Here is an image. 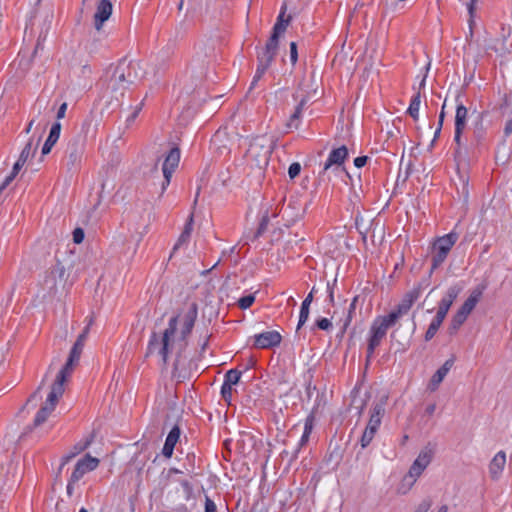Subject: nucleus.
Returning <instances> with one entry per match:
<instances>
[{"instance_id": "49530a36", "label": "nucleus", "mask_w": 512, "mask_h": 512, "mask_svg": "<svg viewBox=\"0 0 512 512\" xmlns=\"http://www.w3.org/2000/svg\"><path fill=\"white\" fill-rule=\"evenodd\" d=\"M60 132H61V124H60V122L57 121L52 125L48 137L58 141V139L60 137Z\"/></svg>"}, {"instance_id": "5701e85b", "label": "nucleus", "mask_w": 512, "mask_h": 512, "mask_svg": "<svg viewBox=\"0 0 512 512\" xmlns=\"http://www.w3.org/2000/svg\"><path fill=\"white\" fill-rule=\"evenodd\" d=\"M180 437V429L178 426H174L171 431L169 432L166 441L164 443L162 454L166 458H170L173 454L174 447L176 443L178 442Z\"/></svg>"}, {"instance_id": "e2e57ef3", "label": "nucleus", "mask_w": 512, "mask_h": 512, "mask_svg": "<svg viewBox=\"0 0 512 512\" xmlns=\"http://www.w3.org/2000/svg\"><path fill=\"white\" fill-rule=\"evenodd\" d=\"M181 486L183 487L184 491L188 496L192 493V485L187 480L181 481Z\"/></svg>"}, {"instance_id": "3c124183", "label": "nucleus", "mask_w": 512, "mask_h": 512, "mask_svg": "<svg viewBox=\"0 0 512 512\" xmlns=\"http://www.w3.org/2000/svg\"><path fill=\"white\" fill-rule=\"evenodd\" d=\"M73 241L76 244H80L84 240V231L82 228H75L73 233Z\"/></svg>"}, {"instance_id": "4c0bfd02", "label": "nucleus", "mask_w": 512, "mask_h": 512, "mask_svg": "<svg viewBox=\"0 0 512 512\" xmlns=\"http://www.w3.org/2000/svg\"><path fill=\"white\" fill-rule=\"evenodd\" d=\"M285 11L283 10L280 15L278 16L277 18V22L275 23L274 27H273V35H276L279 37V35L281 33H283L285 30H286V27L289 23V19L287 20H283V15H284Z\"/></svg>"}, {"instance_id": "c03bdc74", "label": "nucleus", "mask_w": 512, "mask_h": 512, "mask_svg": "<svg viewBox=\"0 0 512 512\" xmlns=\"http://www.w3.org/2000/svg\"><path fill=\"white\" fill-rule=\"evenodd\" d=\"M278 39H279L278 36L272 34L264 48L277 53L278 43H279Z\"/></svg>"}, {"instance_id": "f704fd0d", "label": "nucleus", "mask_w": 512, "mask_h": 512, "mask_svg": "<svg viewBox=\"0 0 512 512\" xmlns=\"http://www.w3.org/2000/svg\"><path fill=\"white\" fill-rule=\"evenodd\" d=\"M277 53L267 50L263 48L260 52H258L257 59L258 63L264 64L267 67H270Z\"/></svg>"}, {"instance_id": "2f4dec72", "label": "nucleus", "mask_w": 512, "mask_h": 512, "mask_svg": "<svg viewBox=\"0 0 512 512\" xmlns=\"http://www.w3.org/2000/svg\"><path fill=\"white\" fill-rule=\"evenodd\" d=\"M444 321V318L440 317L439 315H435L433 320L431 321L426 333H425V340L430 341L439 330L440 326L442 325Z\"/></svg>"}, {"instance_id": "dca6fc26", "label": "nucleus", "mask_w": 512, "mask_h": 512, "mask_svg": "<svg viewBox=\"0 0 512 512\" xmlns=\"http://www.w3.org/2000/svg\"><path fill=\"white\" fill-rule=\"evenodd\" d=\"M282 337L277 331H266L254 336V346L259 349H268L278 346Z\"/></svg>"}, {"instance_id": "8fccbe9b", "label": "nucleus", "mask_w": 512, "mask_h": 512, "mask_svg": "<svg viewBox=\"0 0 512 512\" xmlns=\"http://www.w3.org/2000/svg\"><path fill=\"white\" fill-rule=\"evenodd\" d=\"M316 326L321 330H329L332 327V323L328 318H320L316 321Z\"/></svg>"}, {"instance_id": "338daca9", "label": "nucleus", "mask_w": 512, "mask_h": 512, "mask_svg": "<svg viewBox=\"0 0 512 512\" xmlns=\"http://www.w3.org/2000/svg\"><path fill=\"white\" fill-rule=\"evenodd\" d=\"M77 482H73L72 481V476L70 477L69 481H68V484H67V494L68 496H72L73 495V491H74V485L76 484Z\"/></svg>"}, {"instance_id": "39448f33", "label": "nucleus", "mask_w": 512, "mask_h": 512, "mask_svg": "<svg viewBox=\"0 0 512 512\" xmlns=\"http://www.w3.org/2000/svg\"><path fill=\"white\" fill-rule=\"evenodd\" d=\"M213 54L214 46L212 43L200 42L196 45L191 68L197 78L202 79L206 77L210 59L213 57Z\"/></svg>"}, {"instance_id": "6e6552de", "label": "nucleus", "mask_w": 512, "mask_h": 512, "mask_svg": "<svg viewBox=\"0 0 512 512\" xmlns=\"http://www.w3.org/2000/svg\"><path fill=\"white\" fill-rule=\"evenodd\" d=\"M425 283L419 282L417 285H415L410 291H408L400 301V303L397 305L396 309L391 311L392 314L397 315V319L399 320L400 317L407 314L413 304L418 300L420 297L423 289L425 288Z\"/></svg>"}, {"instance_id": "1a4fd4ad", "label": "nucleus", "mask_w": 512, "mask_h": 512, "mask_svg": "<svg viewBox=\"0 0 512 512\" xmlns=\"http://www.w3.org/2000/svg\"><path fill=\"white\" fill-rule=\"evenodd\" d=\"M433 457V452L431 449L425 448L423 449L413 464L411 465L408 475L404 478V480L411 479L410 487L415 483L416 479L422 474V472L426 469V467L430 464Z\"/></svg>"}, {"instance_id": "a18cd8bd", "label": "nucleus", "mask_w": 512, "mask_h": 512, "mask_svg": "<svg viewBox=\"0 0 512 512\" xmlns=\"http://www.w3.org/2000/svg\"><path fill=\"white\" fill-rule=\"evenodd\" d=\"M358 301V296H355L350 304V307H349V311H348V316L344 322V325H343V331L346 330L347 326L350 324V321H351V318H352V313L355 311V308H356V302Z\"/></svg>"}, {"instance_id": "0eeeda50", "label": "nucleus", "mask_w": 512, "mask_h": 512, "mask_svg": "<svg viewBox=\"0 0 512 512\" xmlns=\"http://www.w3.org/2000/svg\"><path fill=\"white\" fill-rule=\"evenodd\" d=\"M63 393L64 383L55 380L51 386V391L47 396L45 404L41 407L35 416L34 426H39L47 420L48 416L52 413V411H54L56 404Z\"/></svg>"}, {"instance_id": "9b49d317", "label": "nucleus", "mask_w": 512, "mask_h": 512, "mask_svg": "<svg viewBox=\"0 0 512 512\" xmlns=\"http://www.w3.org/2000/svg\"><path fill=\"white\" fill-rule=\"evenodd\" d=\"M333 178H340L347 184L346 178L351 179V176L344 166L333 165L326 169L324 164L317 178L318 185H327Z\"/></svg>"}, {"instance_id": "ddd939ff", "label": "nucleus", "mask_w": 512, "mask_h": 512, "mask_svg": "<svg viewBox=\"0 0 512 512\" xmlns=\"http://www.w3.org/2000/svg\"><path fill=\"white\" fill-rule=\"evenodd\" d=\"M462 289L463 286L460 284H454L450 286L446 294L439 302L436 314L445 319L450 307L452 306L453 302L458 297V295L461 293Z\"/></svg>"}, {"instance_id": "c9c22d12", "label": "nucleus", "mask_w": 512, "mask_h": 512, "mask_svg": "<svg viewBox=\"0 0 512 512\" xmlns=\"http://www.w3.org/2000/svg\"><path fill=\"white\" fill-rule=\"evenodd\" d=\"M241 374L242 372L237 369H230L226 372L223 383L234 386L239 383Z\"/></svg>"}, {"instance_id": "ea45409f", "label": "nucleus", "mask_w": 512, "mask_h": 512, "mask_svg": "<svg viewBox=\"0 0 512 512\" xmlns=\"http://www.w3.org/2000/svg\"><path fill=\"white\" fill-rule=\"evenodd\" d=\"M269 67L265 66L264 64L258 63L257 69L255 72V75L252 79L250 89L254 88L259 80L263 77V75L266 73Z\"/></svg>"}, {"instance_id": "0e129e2a", "label": "nucleus", "mask_w": 512, "mask_h": 512, "mask_svg": "<svg viewBox=\"0 0 512 512\" xmlns=\"http://www.w3.org/2000/svg\"><path fill=\"white\" fill-rule=\"evenodd\" d=\"M512 134V119H509L506 124H505V127H504V135L506 137H508L509 135Z\"/></svg>"}, {"instance_id": "20e7f679", "label": "nucleus", "mask_w": 512, "mask_h": 512, "mask_svg": "<svg viewBox=\"0 0 512 512\" xmlns=\"http://www.w3.org/2000/svg\"><path fill=\"white\" fill-rule=\"evenodd\" d=\"M272 150L273 147L266 137H256L250 142L246 158L255 166L263 168L268 164Z\"/></svg>"}, {"instance_id": "4be33fe9", "label": "nucleus", "mask_w": 512, "mask_h": 512, "mask_svg": "<svg viewBox=\"0 0 512 512\" xmlns=\"http://www.w3.org/2000/svg\"><path fill=\"white\" fill-rule=\"evenodd\" d=\"M79 360H80V356L70 352L65 365L58 372L55 380L60 381L65 384L68 377L71 375L74 367L78 364Z\"/></svg>"}, {"instance_id": "a878e982", "label": "nucleus", "mask_w": 512, "mask_h": 512, "mask_svg": "<svg viewBox=\"0 0 512 512\" xmlns=\"http://www.w3.org/2000/svg\"><path fill=\"white\" fill-rule=\"evenodd\" d=\"M193 230V215H190L189 219L187 220L184 229L182 233L180 234L176 244L173 247V251H176L179 249L182 245L187 244L190 240L191 233Z\"/></svg>"}, {"instance_id": "6ab92c4d", "label": "nucleus", "mask_w": 512, "mask_h": 512, "mask_svg": "<svg viewBox=\"0 0 512 512\" xmlns=\"http://www.w3.org/2000/svg\"><path fill=\"white\" fill-rule=\"evenodd\" d=\"M506 464V454L499 451L489 463V474L493 480H498Z\"/></svg>"}, {"instance_id": "a19ab883", "label": "nucleus", "mask_w": 512, "mask_h": 512, "mask_svg": "<svg viewBox=\"0 0 512 512\" xmlns=\"http://www.w3.org/2000/svg\"><path fill=\"white\" fill-rule=\"evenodd\" d=\"M465 321H466L465 319H463L460 316L455 314L451 320V323H450V326L448 329L449 333L451 335L455 334Z\"/></svg>"}, {"instance_id": "f03ea898", "label": "nucleus", "mask_w": 512, "mask_h": 512, "mask_svg": "<svg viewBox=\"0 0 512 512\" xmlns=\"http://www.w3.org/2000/svg\"><path fill=\"white\" fill-rule=\"evenodd\" d=\"M144 70L141 62L121 59L115 66H110L105 75L107 89L111 92H120L127 89L144 77Z\"/></svg>"}, {"instance_id": "a211bd4d", "label": "nucleus", "mask_w": 512, "mask_h": 512, "mask_svg": "<svg viewBox=\"0 0 512 512\" xmlns=\"http://www.w3.org/2000/svg\"><path fill=\"white\" fill-rule=\"evenodd\" d=\"M67 153H68V162H67L68 169L73 170V169L78 168L81 163L82 154H83V149L80 146L78 140L74 139L68 143Z\"/></svg>"}, {"instance_id": "7ed1b4c3", "label": "nucleus", "mask_w": 512, "mask_h": 512, "mask_svg": "<svg viewBox=\"0 0 512 512\" xmlns=\"http://www.w3.org/2000/svg\"><path fill=\"white\" fill-rule=\"evenodd\" d=\"M398 321L397 315L391 312L388 315L378 316L370 327V337L367 346V358H371L375 349L381 344L382 340L386 337L387 331L390 327L395 325Z\"/></svg>"}, {"instance_id": "2eb2a0df", "label": "nucleus", "mask_w": 512, "mask_h": 512, "mask_svg": "<svg viewBox=\"0 0 512 512\" xmlns=\"http://www.w3.org/2000/svg\"><path fill=\"white\" fill-rule=\"evenodd\" d=\"M279 214L286 221L285 225L290 226L302 217L303 209L296 200H290L287 205H282Z\"/></svg>"}, {"instance_id": "603ef678", "label": "nucleus", "mask_w": 512, "mask_h": 512, "mask_svg": "<svg viewBox=\"0 0 512 512\" xmlns=\"http://www.w3.org/2000/svg\"><path fill=\"white\" fill-rule=\"evenodd\" d=\"M269 221H270V216L268 215V213H266L265 215L262 216L260 224H259V228H258V234H262L267 229Z\"/></svg>"}, {"instance_id": "b1692460", "label": "nucleus", "mask_w": 512, "mask_h": 512, "mask_svg": "<svg viewBox=\"0 0 512 512\" xmlns=\"http://www.w3.org/2000/svg\"><path fill=\"white\" fill-rule=\"evenodd\" d=\"M384 414L385 403L381 401L374 404L370 410V417L367 424L379 428Z\"/></svg>"}, {"instance_id": "de8ad7c7", "label": "nucleus", "mask_w": 512, "mask_h": 512, "mask_svg": "<svg viewBox=\"0 0 512 512\" xmlns=\"http://www.w3.org/2000/svg\"><path fill=\"white\" fill-rule=\"evenodd\" d=\"M301 171V165L298 162H294L289 166L288 174L291 179H294L299 175Z\"/></svg>"}, {"instance_id": "c756f323", "label": "nucleus", "mask_w": 512, "mask_h": 512, "mask_svg": "<svg viewBox=\"0 0 512 512\" xmlns=\"http://www.w3.org/2000/svg\"><path fill=\"white\" fill-rule=\"evenodd\" d=\"M88 334H89V326H86L83 329L82 333L77 337V340L75 341L74 345L72 346L70 352H72L78 356H81L84 345H85V341L88 337Z\"/></svg>"}, {"instance_id": "72a5a7b5", "label": "nucleus", "mask_w": 512, "mask_h": 512, "mask_svg": "<svg viewBox=\"0 0 512 512\" xmlns=\"http://www.w3.org/2000/svg\"><path fill=\"white\" fill-rule=\"evenodd\" d=\"M378 429L379 428L375 426L367 424L360 440L362 448H366L371 443Z\"/></svg>"}, {"instance_id": "864d4df0", "label": "nucleus", "mask_w": 512, "mask_h": 512, "mask_svg": "<svg viewBox=\"0 0 512 512\" xmlns=\"http://www.w3.org/2000/svg\"><path fill=\"white\" fill-rule=\"evenodd\" d=\"M224 136H225V132H222V131L218 130V131L214 134V136H213V138H212V144H213L214 146H217V148H218V149H221V147L219 146V144L223 141Z\"/></svg>"}, {"instance_id": "6e6d98bb", "label": "nucleus", "mask_w": 512, "mask_h": 512, "mask_svg": "<svg viewBox=\"0 0 512 512\" xmlns=\"http://www.w3.org/2000/svg\"><path fill=\"white\" fill-rule=\"evenodd\" d=\"M298 59L297 44L296 42L290 43V60L292 64H295Z\"/></svg>"}, {"instance_id": "7c9ffc66", "label": "nucleus", "mask_w": 512, "mask_h": 512, "mask_svg": "<svg viewBox=\"0 0 512 512\" xmlns=\"http://www.w3.org/2000/svg\"><path fill=\"white\" fill-rule=\"evenodd\" d=\"M485 129L481 121L474 124L473 127V138L471 140V146H479L485 138Z\"/></svg>"}, {"instance_id": "aec40b11", "label": "nucleus", "mask_w": 512, "mask_h": 512, "mask_svg": "<svg viewBox=\"0 0 512 512\" xmlns=\"http://www.w3.org/2000/svg\"><path fill=\"white\" fill-rule=\"evenodd\" d=\"M454 364V359H448L445 361V363L434 373V375L431 377V380L428 384V389L430 391H435L440 383L443 381V379L446 377L450 369L452 368Z\"/></svg>"}, {"instance_id": "37998d69", "label": "nucleus", "mask_w": 512, "mask_h": 512, "mask_svg": "<svg viewBox=\"0 0 512 512\" xmlns=\"http://www.w3.org/2000/svg\"><path fill=\"white\" fill-rule=\"evenodd\" d=\"M254 301H255V296L253 294H249L244 297H241L238 300V306L241 309H247L254 303Z\"/></svg>"}, {"instance_id": "774afa93", "label": "nucleus", "mask_w": 512, "mask_h": 512, "mask_svg": "<svg viewBox=\"0 0 512 512\" xmlns=\"http://www.w3.org/2000/svg\"><path fill=\"white\" fill-rule=\"evenodd\" d=\"M142 106H143V102H141L135 109V111L133 112V114L128 118V121H134L135 118L138 116L139 112L141 111L142 109Z\"/></svg>"}, {"instance_id": "58836bf2", "label": "nucleus", "mask_w": 512, "mask_h": 512, "mask_svg": "<svg viewBox=\"0 0 512 512\" xmlns=\"http://www.w3.org/2000/svg\"><path fill=\"white\" fill-rule=\"evenodd\" d=\"M464 130L461 128H455L454 132V143L456 144L455 148V157L460 158L462 156V133Z\"/></svg>"}, {"instance_id": "9d476101", "label": "nucleus", "mask_w": 512, "mask_h": 512, "mask_svg": "<svg viewBox=\"0 0 512 512\" xmlns=\"http://www.w3.org/2000/svg\"><path fill=\"white\" fill-rule=\"evenodd\" d=\"M180 161V149L178 147H173L167 156L165 157L162 171L164 175V182L162 184V189L165 190L166 187L170 184V180L172 174L175 169L178 167Z\"/></svg>"}, {"instance_id": "f257e3e1", "label": "nucleus", "mask_w": 512, "mask_h": 512, "mask_svg": "<svg viewBox=\"0 0 512 512\" xmlns=\"http://www.w3.org/2000/svg\"><path fill=\"white\" fill-rule=\"evenodd\" d=\"M198 315L196 303H192L183 318V326L180 338L177 340L176 332L178 326V316L169 320L168 327L161 336L153 332L148 342L146 357L157 353L162 358L163 365L166 366L169 355L174 351L176 345L182 350L186 346V339L192 332Z\"/></svg>"}, {"instance_id": "393cba45", "label": "nucleus", "mask_w": 512, "mask_h": 512, "mask_svg": "<svg viewBox=\"0 0 512 512\" xmlns=\"http://www.w3.org/2000/svg\"><path fill=\"white\" fill-rule=\"evenodd\" d=\"M313 293L314 288H312L311 292L306 296V298L302 302L299 314V321L297 325V331L306 323V321L309 318V309L313 301Z\"/></svg>"}, {"instance_id": "79ce46f5", "label": "nucleus", "mask_w": 512, "mask_h": 512, "mask_svg": "<svg viewBox=\"0 0 512 512\" xmlns=\"http://www.w3.org/2000/svg\"><path fill=\"white\" fill-rule=\"evenodd\" d=\"M232 394H233V386L223 383L221 387V395L222 398L227 402L228 404L231 403L232 400Z\"/></svg>"}, {"instance_id": "473e14b6", "label": "nucleus", "mask_w": 512, "mask_h": 512, "mask_svg": "<svg viewBox=\"0 0 512 512\" xmlns=\"http://www.w3.org/2000/svg\"><path fill=\"white\" fill-rule=\"evenodd\" d=\"M421 104V94L418 91L411 99L407 113L414 119L417 120L419 117V109Z\"/></svg>"}, {"instance_id": "c85d7f7f", "label": "nucleus", "mask_w": 512, "mask_h": 512, "mask_svg": "<svg viewBox=\"0 0 512 512\" xmlns=\"http://www.w3.org/2000/svg\"><path fill=\"white\" fill-rule=\"evenodd\" d=\"M467 116V108L463 104L459 103L456 108L455 128H461L464 130L466 127Z\"/></svg>"}, {"instance_id": "13d9d810", "label": "nucleus", "mask_w": 512, "mask_h": 512, "mask_svg": "<svg viewBox=\"0 0 512 512\" xmlns=\"http://www.w3.org/2000/svg\"><path fill=\"white\" fill-rule=\"evenodd\" d=\"M431 507V501L430 500H424L422 501L416 510L414 512H428V510Z\"/></svg>"}, {"instance_id": "052dcab7", "label": "nucleus", "mask_w": 512, "mask_h": 512, "mask_svg": "<svg viewBox=\"0 0 512 512\" xmlns=\"http://www.w3.org/2000/svg\"><path fill=\"white\" fill-rule=\"evenodd\" d=\"M66 110H67V103L64 102V103H62L60 105V107H59V109L57 111L56 117H57L58 120H60V119L65 117Z\"/></svg>"}, {"instance_id": "f8f14e48", "label": "nucleus", "mask_w": 512, "mask_h": 512, "mask_svg": "<svg viewBox=\"0 0 512 512\" xmlns=\"http://www.w3.org/2000/svg\"><path fill=\"white\" fill-rule=\"evenodd\" d=\"M100 460L96 457H92L90 454H86L83 458L77 461L75 468L72 472V481L78 482L82 477L99 466Z\"/></svg>"}, {"instance_id": "680f3d73", "label": "nucleus", "mask_w": 512, "mask_h": 512, "mask_svg": "<svg viewBox=\"0 0 512 512\" xmlns=\"http://www.w3.org/2000/svg\"><path fill=\"white\" fill-rule=\"evenodd\" d=\"M24 165L25 163H21L20 160H17L12 168L11 174L16 176Z\"/></svg>"}, {"instance_id": "69168bd1", "label": "nucleus", "mask_w": 512, "mask_h": 512, "mask_svg": "<svg viewBox=\"0 0 512 512\" xmlns=\"http://www.w3.org/2000/svg\"><path fill=\"white\" fill-rule=\"evenodd\" d=\"M479 0H469V3H468V11H469V14L471 17H473L474 15V11L476 9V4Z\"/></svg>"}, {"instance_id": "09e8293b", "label": "nucleus", "mask_w": 512, "mask_h": 512, "mask_svg": "<svg viewBox=\"0 0 512 512\" xmlns=\"http://www.w3.org/2000/svg\"><path fill=\"white\" fill-rule=\"evenodd\" d=\"M56 143H57V140L47 137V139L42 147V154L43 155L48 154Z\"/></svg>"}, {"instance_id": "bb28decb", "label": "nucleus", "mask_w": 512, "mask_h": 512, "mask_svg": "<svg viewBox=\"0 0 512 512\" xmlns=\"http://www.w3.org/2000/svg\"><path fill=\"white\" fill-rule=\"evenodd\" d=\"M312 429H313V417L309 416L305 420L304 431H303V434L299 441L298 447L295 450V452L293 453V458H297L300 448L307 444L309 437L311 435Z\"/></svg>"}, {"instance_id": "5fc2aeb1", "label": "nucleus", "mask_w": 512, "mask_h": 512, "mask_svg": "<svg viewBox=\"0 0 512 512\" xmlns=\"http://www.w3.org/2000/svg\"><path fill=\"white\" fill-rule=\"evenodd\" d=\"M94 115L93 114H90L88 115L84 122H83V125H82V129L85 133H88L90 131V127L92 126L93 122H94Z\"/></svg>"}, {"instance_id": "4d7b16f0", "label": "nucleus", "mask_w": 512, "mask_h": 512, "mask_svg": "<svg viewBox=\"0 0 512 512\" xmlns=\"http://www.w3.org/2000/svg\"><path fill=\"white\" fill-rule=\"evenodd\" d=\"M204 512H217L216 504L209 497H206V499H205V511Z\"/></svg>"}, {"instance_id": "cd10ccee", "label": "nucleus", "mask_w": 512, "mask_h": 512, "mask_svg": "<svg viewBox=\"0 0 512 512\" xmlns=\"http://www.w3.org/2000/svg\"><path fill=\"white\" fill-rule=\"evenodd\" d=\"M307 102H308L307 97L301 98L297 107L295 108L294 113L290 116V119L287 123L288 128H298V126H299L298 120L300 119V117L302 115V111H303L305 105L307 104Z\"/></svg>"}, {"instance_id": "4468645a", "label": "nucleus", "mask_w": 512, "mask_h": 512, "mask_svg": "<svg viewBox=\"0 0 512 512\" xmlns=\"http://www.w3.org/2000/svg\"><path fill=\"white\" fill-rule=\"evenodd\" d=\"M95 436H96V433L95 431H92L89 435H87L85 438H83L82 440H80L79 442H77L72 450L64 455L62 458H61V463H60V467H59V473L62 471L63 467L69 463L74 457H76L78 454H80L81 452H83L84 450H86L94 441L95 439Z\"/></svg>"}, {"instance_id": "f3484780", "label": "nucleus", "mask_w": 512, "mask_h": 512, "mask_svg": "<svg viewBox=\"0 0 512 512\" xmlns=\"http://www.w3.org/2000/svg\"><path fill=\"white\" fill-rule=\"evenodd\" d=\"M481 296V289L476 288L473 291H471L469 297L465 300V302L456 312V315L466 320L470 313L473 311V309L476 307L477 303L480 301Z\"/></svg>"}, {"instance_id": "412c9836", "label": "nucleus", "mask_w": 512, "mask_h": 512, "mask_svg": "<svg viewBox=\"0 0 512 512\" xmlns=\"http://www.w3.org/2000/svg\"><path fill=\"white\" fill-rule=\"evenodd\" d=\"M349 152L348 148L345 145H342L338 148H334L328 155L327 160L324 164H326V169L333 165L343 166L345 160L348 158Z\"/></svg>"}, {"instance_id": "e433bc0d", "label": "nucleus", "mask_w": 512, "mask_h": 512, "mask_svg": "<svg viewBox=\"0 0 512 512\" xmlns=\"http://www.w3.org/2000/svg\"><path fill=\"white\" fill-rule=\"evenodd\" d=\"M35 151L36 147L33 148L32 141H28L21 151L18 160H20L21 163H26L27 160L34 155Z\"/></svg>"}, {"instance_id": "423d86ee", "label": "nucleus", "mask_w": 512, "mask_h": 512, "mask_svg": "<svg viewBox=\"0 0 512 512\" xmlns=\"http://www.w3.org/2000/svg\"><path fill=\"white\" fill-rule=\"evenodd\" d=\"M458 240V234L450 232L442 237H439L433 243L432 265L430 274L437 269L447 258L450 250Z\"/></svg>"}, {"instance_id": "bf43d9fd", "label": "nucleus", "mask_w": 512, "mask_h": 512, "mask_svg": "<svg viewBox=\"0 0 512 512\" xmlns=\"http://www.w3.org/2000/svg\"><path fill=\"white\" fill-rule=\"evenodd\" d=\"M367 160H368V157L367 156H359L357 158L354 159V165L357 167V168H361L363 166L366 165L367 163Z\"/></svg>"}]
</instances>
